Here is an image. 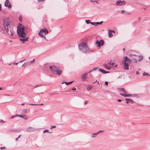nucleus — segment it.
Returning <instances> with one entry per match:
<instances>
[{
    "mask_svg": "<svg viewBox=\"0 0 150 150\" xmlns=\"http://www.w3.org/2000/svg\"><path fill=\"white\" fill-rule=\"evenodd\" d=\"M3 24L5 30H8V29L12 27L13 26L11 21L7 18L3 19Z\"/></svg>",
    "mask_w": 150,
    "mask_h": 150,
    "instance_id": "1",
    "label": "nucleus"
},
{
    "mask_svg": "<svg viewBox=\"0 0 150 150\" xmlns=\"http://www.w3.org/2000/svg\"><path fill=\"white\" fill-rule=\"evenodd\" d=\"M78 46L79 50L83 53H86L89 50V48L86 43L82 42L79 44Z\"/></svg>",
    "mask_w": 150,
    "mask_h": 150,
    "instance_id": "2",
    "label": "nucleus"
},
{
    "mask_svg": "<svg viewBox=\"0 0 150 150\" xmlns=\"http://www.w3.org/2000/svg\"><path fill=\"white\" fill-rule=\"evenodd\" d=\"M17 34L20 37L25 38L26 34L24 32V27H21L19 28L17 27Z\"/></svg>",
    "mask_w": 150,
    "mask_h": 150,
    "instance_id": "3",
    "label": "nucleus"
},
{
    "mask_svg": "<svg viewBox=\"0 0 150 150\" xmlns=\"http://www.w3.org/2000/svg\"><path fill=\"white\" fill-rule=\"evenodd\" d=\"M135 56L136 58H134L133 61L135 62H137L142 61L143 58V57L142 56H139L138 55H136L135 54L132 55L131 54H130V56Z\"/></svg>",
    "mask_w": 150,
    "mask_h": 150,
    "instance_id": "4",
    "label": "nucleus"
},
{
    "mask_svg": "<svg viewBox=\"0 0 150 150\" xmlns=\"http://www.w3.org/2000/svg\"><path fill=\"white\" fill-rule=\"evenodd\" d=\"M126 2L125 1H121V0H118L115 3V4H113V5L116 6H122L125 4Z\"/></svg>",
    "mask_w": 150,
    "mask_h": 150,
    "instance_id": "5",
    "label": "nucleus"
},
{
    "mask_svg": "<svg viewBox=\"0 0 150 150\" xmlns=\"http://www.w3.org/2000/svg\"><path fill=\"white\" fill-rule=\"evenodd\" d=\"M96 44L98 47H100L101 46H103L104 44V41L103 39H101L100 41L96 40Z\"/></svg>",
    "mask_w": 150,
    "mask_h": 150,
    "instance_id": "6",
    "label": "nucleus"
},
{
    "mask_svg": "<svg viewBox=\"0 0 150 150\" xmlns=\"http://www.w3.org/2000/svg\"><path fill=\"white\" fill-rule=\"evenodd\" d=\"M7 32L8 35H11L12 36L14 34V31L13 28V27L9 28L7 30H5Z\"/></svg>",
    "mask_w": 150,
    "mask_h": 150,
    "instance_id": "7",
    "label": "nucleus"
},
{
    "mask_svg": "<svg viewBox=\"0 0 150 150\" xmlns=\"http://www.w3.org/2000/svg\"><path fill=\"white\" fill-rule=\"evenodd\" d=\"M5 6L7 7L8 8L11 9L12 7V5L10 3L8 0H6L5 2Z\"/></svg>",
    "mask_w": 150,
    "mask_h": 150,
    "instance_id": "8",
    "label": "nucleus"
},
{
    "mask_svg": "<svg viewBox=\"0 0 150 150\" xmlns=\"http://www.w3.org/2000/svg\"><path fill=\"white\" fill-rule=\"evenodd\" d=\"M59 66H50L49 67V68L52 72H53L55 73L57 69H58V68H59Z\"/></svg>",
    "mask_w": 150,
    "mask_h": 150,
    "instance_id": "9",
    "label": "nucleus"
},
{
    "mask_svg": "<svg viewBox=\"0 0 150 150\" xmlns=\"http://www.w3.org/2000/svg\"><path fill=\"white\" fill-rule=\"evenodd\" d=\"M120 95L125 97H129L130 96H136L137 95L136 94H132L124 93H120Z\"/></svg>",
    "mask_w": 150,
    "mask_h": 150,
    "instance_id": "10",
    "label": "nucleus"
},
{
    "mask_svg": "<svg viewBox=\"0 0 150 150\" xmlns=\"http://www.w3.org/2000/svg\"><path fill=\"white\" fill-rule=\"evenodd\" d=\"M122 63H124V69L125 70H128L129 69V64H128L127 62L124 61L122 62Z\"/></svg>",
    "mask_w": 150,
    "mask_h": 150,
    "instance_id": "11",
    "label": "nucleus"
},
{
    "mask_svg": "<svg viewBox=\"0 0 150 150\" xmlns=\"http://www.w3.org/2000/svg\"><path fill=\"white\" fill-rule=\"evenodd\" d=\"M87 74V73H86L81 75V78L83 81H85L86 80V79L88 77Z\"/></svg>",
    "mask_w": 150,
    "mask_h": 150,
    "instance_id": "12",
    "label": "nucleus"
},
{
    "mask_svg": "<svg viewBox=\"0 0 150 150\" xmlns=\"http://www.w3.org/2000/svg\"><path fill=\"white\" fill-rule=\"evenodd\" d=\"M124 61L127 62L129 64H130L132 62L131 59L128 58L127 56H125V59H124Z\"/></svg>",
    "mask_w": 150,
    "mask_h": 150,
    "instance_id": "13",
    "label": "nucleus"
},
{
    "mask_svg": "<svg viewBox=\"0 0 150 150\" xmlns=\"http://www.w3.org/2000/svg\"><path fill=\"white\" fill-rule=\"evenodd\" d=\"M56 74L60 75H61L62 72V70L61 68L59 67V68H58V69H57L55 71Z\"/></svg>",
    "mask_w": 150,
    "mask_h": 150,
    "instance_id": "14",
    "label": "nucleus"
},
{
    "mask_svg": "<svg viewBox=\"0 0 150 150\" xmlns=\"http://www.w3.org/2000/svg\"><path fill=\"white\" fill-rule=\"evenodd\" d=\"M103 23V21H101L100 22H92L91 23V24L92 25H94L95 26H97L98 25H101Z\"/></svg>",
    "mask_w": 150,
    "mask_h": 150,
    "instance_id": "15",
    "label": "nucleus"
},
{
    "mask_svg": "<svg viewBox=\"0 0 150 150\" xmlns=\"http://www.w3.org/2000/svg\"><path fill=\"white\" fill-rule=\"evenodd\" d=\"M35 130H36V129L35 128L31 127H30L26 129V131L27 132H30Z\"/></svg>",
    "mask_w": 150,
    "mask_h": 150,
    "instance_id": "16",
    "label": "nucleus"
},
{
    "mask_svg": "<svg viewBox=\"0 0 150 150\" xmlns=\"http://www.w3.org/2000/svg\"><path fill=\"white\" fill-rule=\"evenodd\" d=\"M17 116H18L19 117H20L21 118H23L25 120H26L28 119V117L26 115H18Z\"/></svg>",
    "mask_w": 150,
    "mask_h": 150,
    "instance_id": "17",
    "label": "nucleus"
},
{
    "mask_svg": "<svg viewBox=\"0 0 150 150\" xmlns=\"http://www.w3.org/2000/svg\"><path fill=\"white\" fill-rule=\"evenodd\" d=\"M42 30H41V29L40 30V32L38 33V34L39 35H40V37L41 38H45V37L44 36V35H43V34H42Z\"/></svg>",
    "mask_w": 150,
    "mask_h": 150,
    "instance_id": "18",
    "label": "nucleus"
},
{
    "mask_svg": "<svg viewBox=\"0 0 150 150\" xmlns=\"http://www.w3.org/2000/svg\"><path fill=\"white\" fill-rule=\"evenodd\" d=\"M28 37H27L25 38H20V40L21 41H22L23 43H24L25 41H28Z\"/></svg>",
    "mask_w": 150,
    "mask_h": 150,
    "instance_id": "19",
    "label": "nucleus"
},
{
    "mask_svg": "<svg viewBox=\"0 0 150 150\" xmlns=\"http://www.w3.org/2000/svg\"><path fill=\"white\" fill-rule=\"evenodd\" d=\"M41 30H42V32L44 33L45 34H46L48 33V31L46 29H42Z\"/></svg>",
    "mask_w": 150,
    "mask_h": 150,
    "instance_id": "20",
    "label": "nucleus"
},
{
    "mask_svg": "<svg viewBox=\"0 0 150 150\" xmlns=\"http://www.w3.org/2000/svg\"><path fill=\"white\" fill-rule=\"evenodd\" d=\"M108 36L110 38L112 37L113 35L112 34V32H111V31H109V29L108 30Z\"/></svg>",
    "mask_w": 150,
    "mask_h": 150,
    "instance_id": "21",
    "label": "nucleus"
},
{
    "mask_svg": "<svg viewBox=\"0 0 150 150\" xmlns=\"http://www.w3.org/2000/svg\"><path fill=\"white\" fill-rule=\"evenodd\" d=\"M98 134V132L95 133H93L92 134L91 137L93 138H94L96 137V136Z\"/></svg>",
    "mask_w": 150,
    "mask_h": 150,
    "instance_id": "22",
    "label": "nucleus"
},
{
    "mask_svg": "<svg viewBox=\"0 0 150 150\" xmlns=\"http://www.w3.org/2000/svg\"><path fill=\"white\" fill-rule=\"evenodd\" d=\"M103 65L104 66V67L107 69L108 70L110 69V67H108L107 65L105 64H104Z\"/></svg>",
    "mask_w": 150,
    "mask_h": 150,
    "instance_id": "23",
    "label": "nucleus"
},
{
    "mask_svg": "<svg viewBox=\"0 0 150 150\" xmlns=\"http://www.w3.org/2000/svg\"><path fill=\"white\" fill-rule=\"evenodd\" d=\"M74 81H71V82H63L62 83V84H63L64 83H65V84H66V85H68L69 84H70L71 83L73 82H74Z\"/></svg>",
    "mask_w": 150,
    "mask_h": 150,
    "instance_id": "24",
    "label": "nucleus"
},
{
    "mask_svg": "<svg viewBox=\"0 0 150 150\" xmlns=\"http://www.w3.org/2000/svg\"><path fill=\"white\" fill-rule=\"evenodd\" d=\"M43 85H44L43 84H38V85H36L34 87V88H35L37 87H40V86H43Z\"/></svg>",
    "mask_w": 150,
    "mask_h": 150,
    "instance_id": "25",
    "label": "nucleus"
},
{
    "mask_svg": "<svg viewBox=\"0 0 150 150\" xmlns=\"http://www.w3.org/2000/svg\"><path fill=\"white\" fill-rule=\"evenodd\" d=\"M98 71H100V72L103 73V74H105V71L102 69H99Z\"/></svg>",
    "mask_w": 150,
    "mask_h": 150,
    "instance_id": "26",
    "label": "nucleus"
},
{
    "mask_svg": "<svg viewBox=\"0 0 150 150\" xmlns=\"http://www.w3.org/2000/svg\"><path fill=\"white\" fill-rule=\"evenodd\" d=\"M85 21L86 23H87V24H88L89 23H91H91H92V22H91L90 21L88 20H86Z\"/></svg>",
    "mask_w": 150,
    "mask_h": 150,
    "instance_id": "27",
    "label": "nucleus"
},
{
    "mask_svg": "<svg viewBox=\"0 0 150 150\" xmlns=\"http://www.w3.org/2000/svg\"><path fill=\"white\" fill-rule=\"evenodd\" d=\"M98 69V67H94V68H93L92 69L91 71H89L88 73H90L91 72V71H95V70H96V69Z\"/></svg>",
    "mask_w": 150,
    "mask_h": 150,
    "instance_id": "28",
    "label": "nucleus"
},
{
    "mask_svg": "<svg viewBox=\"0 0 150 150\" xmlns=\"http://www.w3.org/2000/svg\"><path fill=\"white\" fill-rule=\"evenodd\" d=\"M92 88V87L91 86H89L87 88V89L88 90H91Z\"/></svg>",
    "mask_w": 150,
    "mask_h": 150,
    "instance_id": "29",
    "label": "nucleus"
},
{
    "mask_svg": "<svg viewBox=\"0 0 150 150\" xmlns=\"http://www.w3.org/2000/svg\"><path fill=\"white\" fill-rule=\"evenodd\" d=\"M22 18L21 16V15H20V16L19 17V21L21 22H22Z\"/></svg>",
    "mask_w": 150,
    "mask_h": 150,
    "instance_id": "30",
    "label": "nucleus"
},
{
    "mask_svg": "<svg viewBox=\"0 0 150 150\" xmlns=\"http://www.w3.org/2000/svg\"><path fill=\"white\" fill-rule=\"evenodd\" d=\"M29 105H43V103H41V104H29Z\"/></svg>",
    "mask_w": 150,
    "mask_h": 150,
    "instance_id": "31",
    "label": "nucleus"
},
{
    "mask_svg": "<svg viewBox=\"0 0 150 150\" xmlns=\"http://www.w3.org/2000/svg\"><path fill=\"white\" fill-rule=\"evenodd\" d=\"M129 98H125V100L126 101V103H129Z\"/></svg>",
    "mask_w": 150,
    "mask_h": 150,
    "instance_id": "32",
    "label": "nucleus"
},
{
    "mask_svg": "<svg viewBox=\"0 0 150 150\" xmlns=\"http://www.w3.org/2000/svg\"><path fill=\"white\" fill-rule=\"evenodd\" d=\"M109 64H111L112 66H113L115 64V63L113 62H112V61H110L109 62Z\"/></svg>",
    "mask_w": 150,
    "mask_h": 150,
    "instance_id": "33",
    "label": "nucleus"
},
{
    "mask_svg": "<svg viewBox=\"0 0 150 150\" xmlns=\"http://www.w3.org/2000/svg\"><path fill=\"white\" fill-rule=\"evenodd\" d=\"M120 90L121 91H123V92H124L125 93H126V91L125 90V89L124 88H121L120 89Z\"/></svg>",
    "mask_w": 150,
    "mask_h": 150,
    "instance_id": "34",
    "label": "nucleus"
},
{
    "mask_svg": "<svg viewBox=\"0 0 150 150\" xmlns=\"http://www.w3.org/2000/svg\"><path fill=\"white\" fill-rule=\"evenodd\" d=\"M34 60H35V59H34L33 60H32V61H29V62H28V63L29 64H31L32 63V62H34Z\"/></svg>",
    "mask_w": 150,
    "mask_h": 150,
    "instance_id": "35",
    "label": "nucleus"
},
{
    "mask_svg": "<svg viewBox=\"0 0 150 150\" xmlns=\"http://www.w3.org/2000/svg\"><path fill=\"white\" fill-rule=\"evenodd\" d=\"M143 75L144 76L145 75H147L148 76L149 74L148 73H146V72H144L143 74Z\"/></svg>",
    "mask_w": 150,
    "mask_h": 150,
    "instance_id": "36",
    "label": "nucleus"
},
{
    "mask_svg": "<svg viewBox=\"0 0 150 150\" xmlns=\"http://www.w3.org/2000/svg\"><path fill=\"white\" fill-rule=\"evenodd\" d=\"M129 100L132 103H135V102L133 101V100L132 99H130L129 98Z\"/></svg>",
    "mask_w": 150,
    "mask_h": 150,
    "instance_id": "37",
    "label": "nucleus"
},
{
    "mask_svg": "<svg viewBox=\"0 0 150 150\" xmlns=\"http://www.w3.org/2000/svg\"><path fill=\"white\" fill-rule=\"evenodd\" d=\"M56 127V126L55 125L54 126H52L50 128V129H52L53 128H55Z\"/></svg>",
    "mask_w": 150,
    "mask_h": 150,
    "instance_id": "38",
    "label": "nucleus"
},
{
    "mask_svg": "<svg viewBox=\"0 0 150 150\" xmlns=\"http://www.w3.org/2000/svg\"><path fill=\"white\" fill-rule=\"evenodd\" d=\"M45 132H49V131L48 130V129H46L43 132L45 133Z\"/></svg>",
    "mask_w": 150,
    "mask_h": 150,
    "instance_id": "39",
    "label": "nucleus"
},
{
    "mask_svg": "<svg viewBox=\"0 0 150 150\" xmlns=\"http://www.w3.org/2000/svg\"><path fill=\"white\" fill-rule=\"evenodd\" d=\"M104 132L103 131L100 130L98 132V134H99V133H100V132Z\"/></svg>",
    "mask_w": 150,
    "mask_h": 150,
    "instance_id": "40",
    "label": "nucleus"
},
{
    "mask_svg": "<svg viewBox=\"0 0 150 150\" xmlns=\"http://www.w3.org/2000/svg\"><path fill=\"white\" fill-rule=\"evenodd\" d=\"M109 31H111V32L113 33H115V31L114 30H112L110 29H109Z\"/></svg>",
    "mask_w": 150,
    "mask_h": 150,
    "instance_id": "41",
    "label": "nucleus"
},
{
    "mask_svg": "<svg viewBox=\"0 0 150 150\" xmlns=\"http://www.w3.org/2000/svg\"><path fill=\"white\" fill-rule=\"evenodd\" d=\"M108 82L106 81L105 82V85H106L107 86L108 84Z\"/></svg>",
    "mask_w": 150,
    "mask_h": 150,
    "instance_id": "42",
    "label": "nucleus"
},
{
    "mask_svg": "<svg viewBox=\"0 0 150 150\" xmlns=\"http://www.w3.org/2000/svg\"><path fill=\"white\" fill-rule=\"evenodd\" d=\"M89 102V101L88 100H87L86 101L85 103H84V104L85 105H86V104Z\"/></svg>",
    "mask_w": 150,
    "mask_h": 150,
    "instance_id": "43",
    "label": "nucleus"
},
{
    "mask_svg": "<svg viewBox=\"0 0 150 150\" xmlns=\"http://www.w3.org/2000/svg\"><path fill=\"white\" fill-rule=\"evenodd\" d=\"M6 148V147H0V149H5Z\"/></svg>",
    "mask_w": 150,
    "mask_h": 150,
    "instance_id": "44",
    "label": "nucleus"
},
{
    "mask_svg": "<svg viewBox=\"0 0 150 150\" xmlns=\"http://www.w3.org/2000/svg\"><path fill=\"white\" fill-rule=\"evenodd\" d=\"M125 13V12L124 10H122L121 11V13L122 14V13Z\"/></svg>",
    "mask_w": 150,
    "mask_h": 150,
    "instance_id": "45",
    "label": "nucleus"
},
{
    "mask_svg": "<svg viewBox=\"0 0 150 150\" xmlns=\"http://www.w3.org/2000/svg\"><path fill=\"white\" fill-rule=\"evenodd\" d=\"M76 88H72L71 90L73 91H76Z\"/></svg>",
    "mask_w": 150,
    "mask_h": 150,
    "instance_id": "46",
    "label": "nucleus"
},
{
    "mask_svg": "<svg viewBox=\"0 0 150 150\" xmlns=\"http://www.w3.org/2000/svg\"><path fill=\"white\" fill-rule=\"evenodd\" d=\"M17 115H14V116H12V117H11V118H13L14 117H16L17 116Z\"/></svg>",
    "mask_w": 150,
    "mask_h": 150,
    "instance_id": "47",
    "label": "nucleus"
},
{
    "mask_svg": "<svg viewBox=\"0 0 150 150\" xmlns=\"http://www.w3.org/2000/svg\"><path fill=\"white\" fill-rule=\"evenodd\" d=\"M97 82V83H98V84H99V82L97 81V80H96V81L95 82H93V83H94L95 82Z\"/></svg>",
    "mask_w": 150,
    "mask_h": 150,
    "instance_id": "48",
    "label": "nucleus"
},
{
    "mask_svg": "<svg viewBox=\"0 0 150 150\" xmlns=\"http://www.w3.org/2000/svg\"><path fill=\"white\" fill-rule=\"evenodd\" d=\"M38 2H41V1H44L45 0H37Z\"/></svg>",
    "mask_w": 150,
    "mask_h": 150,
    "instance_id": "49",
    "label": "nucleus"
},
{
    "mask_svg": "<svg viewBox=\"0 0 150 150\" xmlns=\"http://www.w3.org/2000/svg\"><path fill=\"white\" fill-rule=\"evenodd\" d=\"M125 14L126 15H127V14H130V13H129V12H126V13H125Z\"/></svg>",
    "mask_w": 150,
    "mask_h": 150,
    "instance_id": "50",
    "label": "nucleus"
},
{
    "mask_svg": "<svg viewBox=\"0 0 150 150\" xmlns=\"http://www.w3.org/2000/svg\"><path fill=\"white\" fill-rule=\"evenodd\" d=\"M6 122L5 121H4L3 120H2L0 121L1 122Z\"/></svg>",
    "mask_w": 150,
    "mask_h": 150,
    "instance_id": "51",
    "label": "nucleus"
},
{
    "mask_svg": "<svg viewBox=\"0 0 150 150\" xmlns=\"http://www.w3.org/2000/svg\"><path fill=\"white\" fill-rule=\"evenodd\" d=\"M19 62H17V63H16V62H14L13 63V64H16V65H17L18 64V63Z\"/></svg>",
    "mask_w": 150,
    "mask_h": 150,
    "instance_id": "52",
    "label": "nucleus"
},
{
    "mask_svg": "<svg viewBox=\"0 0 150 150\" xmlns=\"http://www.w3.org/2000/svg\"><path fill=\"white\" fill-rule=\"evenodd\" d=\"M122 100H123V99H122V100L119 99V100H118L117 101L118 102H121Z\"/></svg>",
    "mask_w": 150,
    "mask_h": 150,
    "instance_id": "53",
    "label": "nucleus"
},
{
    "mask_svg": "<svg viewBox=\"0 0 150 150\" xmlns=\"http://www.w3.org/2000/svg\"><path fill=\"white\" fill-rule=\"evenodd\" d=\"M90 1L92 2V3H94V2H95V1H93V0H90Z\"/></svg>",
    "mask_w": 150,
    "mask_h": 150,
    "instance_id": "54",
    "label": "nucleus"
},
{
    "mask_svg": "<svg viewBox=\"0 0 150 150\" xmlns=\"http://www.w3.org/2000/svg\"><path fill=\"white\" fill-rule=\"evenodd\" d=\"M1 4H0V11H1Z\"/></svg>",
    "mask_w": 150,
    "mask_h": 150,
    "instance_id": "55",
    "label": "nucleus"
},
{
    "mask_svg": "<svg viewBox=\"0 0 150 150\" xmlns=\"http://www.w3.org/2000/svg\"><path fill=\"white\" fill-rule=\"evenodd\" d=\"M136 74H139V73L138 71H137L136 72Z\"/></svg>",
    "mask_w": 150,
    "mask_h": 150,
    "instance_id": "56",
    "label": "nucleus"
},
{
    "mask_svg": "<svg viewBox=\"0 0 150 150\" xmlns=\"http://www.w3.org/2000/svg\"><path fill=\"white\" fill-rule=\"evenodd\" d=\"M110 72L109 71H105V74L109 73Z\"/></svg>",
    "mask_w": 150,
    "mask_h": 150,
    "instance_id": "57",
    "label": "nucleus"
},
{
    "mask_svg": "<svg viewBox=\"0 0 150 150\" xmlns=\"http://www.w3.org/2000/svg\"><path fill=\"white\" fill-rule=\"evenodd\" d=\"M16 141H18V138L17 137V138H16Z\"/></svg>",
    "mask_w": 150,
    "mask_h": 150,
    "instance_id": "58",
    "label": "nucleus"
},
{
    "mask_svg": "<svg viewBox=\"0 0 150 150\" xmlns=\"http://www.w3.org/2000/svg\"><path fill=\"white\" fill-rule=\"evenodd\" d=\"M23 62V61L22 60H21L19 61V63H21L22 62Z\"/></svg>",
    "mask_w": 150,
    "mask_h": 150,
    "instance_id": "59",
    "label": "nucleus"
},
{
    "mask_svg": "<svg viewBox=\"0 0 150 150\" xmlns=\"http://www.w3.org/2000/svg\"><path fill=\"white\" fill-rule=\"evenodd\" d=\"M122 76V75H121V76ZM121 78V76H119L117 78L118 79V78Z\"/></svg>",
    "mask_w": 150,
    "mask_h": 150,
    "instance_id": "60",
    "label": "nucleus"
},
{
    "mask_svg": "<svg viewBox=\"0 0 150 150\" xmlns=\"http://www.w3.org/2000/svg\"><path fill=\"white\" fill-rule=\"evenodd\" d=\"M95 2H96L97 4H98V1H95Z\"/></svg>",
    "mask_w": 150,
    "mask_h": 150,
    "instance_id": "61",
    "label": "nucleus"
},
{
    "mask_svg": "<svg viewBox=\"0 0 150 150\" xmlns=\"http://www.w3.org/2000/svg\"><path fill=\"white\" fill-rule=\"evenodd\" d=\"M21 135H19L18 136V138H19L21 137Z\"/></svg>",
    "mask_w": 150,
    "mask_h": 150,
    "instance_id": "62",
    "label": "nucleus"
},
{
    "mask_svg": "<svg viewBox=\"0 0 150 150\" xmlns=\"http://www.w3.org/2000/svg\"><path fill=\"white\" fill-rule=\"evenodd\" d=\"M53 93H50L49 94L50 95H53Z\"/></svg>",
    "mask_w": 150,
    "mask_h": 150,
    "instance_id": "63",
    "label": "nucleus"
},
{
    "mask_svg": "<svg viewBox=\"0 0 150 150\" xmlns=\"http://www.w3.org/2000/svg\"><path fill=\"white\" fill-rule=\"evenodd\" d=\"M123 51H125V48H123Z\"/></svg>",
    "mask_w": 150,
    "mask_h": 150,
    "instance_id": "64",
    "label": "nucleus"
}]
</instances>
